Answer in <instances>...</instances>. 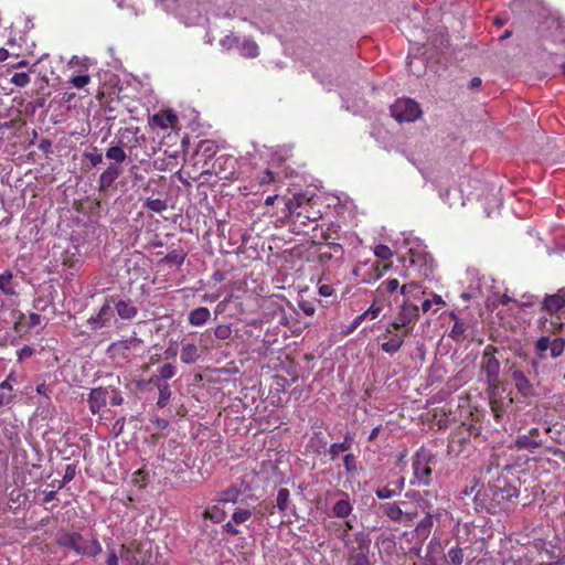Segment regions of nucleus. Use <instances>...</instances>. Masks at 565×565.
<instances>
[{"label":"nucleus","mask_w":565,"mask_h":565,"mask_svg":"<svg viewBox=\"0 0 565 565\" xmlns=\"http://www.w3.org/2000/svg\"><path fill=\"white\" fill-rule=\"evenodd\" d=\"M185 256L186 254L183 249H173L164 256L162 262L180 266L184 262Z\"/></svg>","instance_id":"nucleus-44"},{"label":"nucleus","mask_w":565,"mask_h":565,"mask_svg":"<svg viewBox=\"0 0 565 565\" xmlns=\"http://www.w3.org/2000/svg\"><path fill=\"white\" fill-rule=\"evenodd\" d=\"M76 472H77L76 465H74V463L67 465L65 467V472H64V476H63V479H62V486H65L68 482H71L75 478Z\"/></svg>","instance_id":"nucleus-53"},{"label":"nucleus","mask_w":565,"mask_h":565,"mask_svg":"<svg viewBox=\"0 0 565 565\" xmlns=\"http://www.w3.org/2000/svg\"><path fill=\"white\" fill-rule=\"evenodd\" d=\"M286 210L290 215L296 214L297 217H303L308 221H317L321 217L320 211L313 210L311 200L300 194L286 201Z\"/></svg>","instance_id":"nucleus-6"},{"label":"nucleus","mask_w":565,"mask_h":565,"mask_svg":"<svg viewBox=\"0 0 565 565\" xmlns=\"http://www.w3.org/2000/svg\"><path fill=\"white\" fill-rule=\"evenodd\" d=\"M19 426L6 419L0 420V444L10 448H14L20 444Z\"/></svg>","instance_id":"nucleus-14"},{"label":"nucleus","mask_w":565,"mask_h":565,"mask_svg":"<svg viewBox=\"0 0 565 565\" xmlns=\"http://www.w3.org/2000/svg\"><path fill=\"white\" fill-rule=\"evenodd\" d=\"M138 127L120 128L117 132V142L124 147H129L131 143L136 145L138 143Z\"/></svg>","instance_id":"nucleus-29"},{"label":"nucleus","mask_w":565,"mask_h":565,"mask_svg":"<svg viewBox=\"0 0 565 565\" xmlns=\"http://www.w3.org/2000/svg\"><path fill=\"white\" fill-rule=\"evenodd\" d=\"M388 269V263H381L379 259L374 262H365L356 270H362L363 281L374 282L380 279L383 274Z\"/></svg>","instance_id":"nucleus-16"},{"label":"nucleus","mask_w":565,"mask_h":565,"mask_svg":"<svg viewBox=\"0 0 565 565\" xmlns=\"http://www.w3.org/2000/svg\"><path fill=\"white\" fill-rule=\"evenodd\" d=\"M334 294V289L331 285L323 284L319 287V295L322 297H331Z\"/></svg>","instance_id":"nucleus-61"},{"label":"nucleus","mask_w":565,"mask_h":565,"mask_svg":"<svg viewBox=\"0 0 565 565\" xmlns=\"http://www.w3.org/2000/svg\"><path fill=\"white\" fill-rule=\"evenodd\" d=\"M463 551L458 545L451 547L447 554V558L451 565H461L463 563Z\"/></svg>","instance_id":"nucleus-47"},{"label":"nucleus","mask_w":565,"mask_h":565,"mask_svg":"<svg viewBox=\"0 0 565 565\" xmlns=\"http://www.w3.org/2000/svg\"><path fill=\"white\" fill-rule=\"evenodd\" d=\"M122 173V168L118 163H110L107 169L99 175L98 179V190L100 192L107 191L111 184L119 178Z\"/></svg>","instance_id":"nucleus-23"},{"label":"nucleus","mask_w":565,"mask_h":565,"mask_svg":"<svg viewBox=\"0 0 565 565\" xmlns=\"http://www.w3.org/2000/svg\"><path fill=\"white\" fill-rule=\"evenodd\" d=\"M550 29L554 30L553 40L555 42H565V25L559 20H552Z\"/></svg>","instance_id":"nucleus-46"},{"label":"nucleus","mask_w":565,"mask_h":565,"mask_svg":"<svg viewBox=\"0 0 565 565\" xmlns=\"http://www.w3.org/2000/svg\"><path fill=\"white\" fill-rule=\"evenodd\" d=\"M352 512V505L348 499L337 501L332 508V513L337 518H347Z\"/></svg>","instance_id":"nucleus-39"},{"label":"nucleus","mask_w":565,"mask_h":565,"mask_svg":"<svg viewBox=\"0 0 565 565\" xmlns=\"http://www.w3.org/2000/svg\"><path fill=\"white\" fill-rule=\"evenodd\" d=\"M122 173V168L118 163H110L107 169L99 175L98 179V190L100 192L107 191L111 184L119 178Z\"/></svg>","instance_id":"nucleus-21"},{"label":"nucleus","mask_w":565,"mask_h":565,"mask_svg":"<svg viewBox=\"0 0 565 565\" xmlns=\"http://www.w3.org/2000/svg\"><path fill=\"white\" fill-rule=\"evenodd\" d=\"M145 206L156 213H161L167 210L166 201L161 199H147L145 202Z\"/></svg>","instance_id":"nucleus-49"},{"label":"nucleus","mask_w":565,"mask_h":565,"mask_svg":"<svg viewBox=\"0 0 565 565\" xmlns=\"http://www.w3.org/2000/svg\"><path fill=\"white\" fill-rule=\"evenodd\" d=\"M122 173V168L118 163H110L107 169L99 175L98 179V190L100 192L107 191L111 184L119 178Z\"/></svg>","instance_id":"nucleus-24"},{"label":"nucleus","mask_w":565,"mask_h":565,"mask_svg":"<svg viewBox=\"0 0 565 565\" xmlns=\"http://www.w3.org/2000/svg\"><path fill=\"white\" fill-rule=\"evenodd\" d=\"M90 81V77L88 75H77L71 78V83L76 88H83L85 87Z\"/></svg>","instance_id":"nucleus-57"},{"label":"nucleus","mask_w":565,"mask_h":565,"mask_svg":"<svg viewBox=\"0 0 565 565\" xmlns=\"http://www.w3.org/2000/svg\"><path fill=\"white\" fill-rule=\"evenodd\" d=\"M450 318L454 320V326L449 331V337L456 342L467 339L472 328L471 323L466 319L459 318L455 312L450 313Z\"/></svg>","instance_id":"nucleus-19"},{"label":"nucleus","mask_w":565,"mask_h":565,"mask_svg":"<svg viewBox=\"0 0 565 565\" xmlns=\"http://www.w3.org/2000/svg\"><path fill=\"white\" fill-rule=\"evenodd\" d=\"M511 561L513 565H564L563 558L548 550H540L534 558L524 555Z\"/></svg>","instance_id":"nucleus-12"},{"label":"nucleus","mask_w":565,"mask_h":565,"mask_svg":"<svg viewBox=\"0 0 565 565\" xmlns=\"http://www.w3.org/2000/svg\"><path fill=\"white\" fill-rule=\"evenodd\" d=\"M290 492L286 488H280L277 492L276 507L279 512H285L288 508Z\"/></svg>","instance_id":"nucleus-45"},{"label":"nucleus","mask_w":565,"mask_h":565,"mask_svg":"<svg viewBox=\"0 0 565 565\" xmlns=\"http://www.w3.org/2000/svg\"><path fill=\"white\" fill-rule=\"evenodd\" d=\"M542 310L550 315H554L565 307V288H561L557 292L546 295L541 302Z\"/></svg>","instance_id":"nucleus-18"},{"label":"nucleus","mask_w":565,"mask_h":565,"mask_svg":"<svg viewBox=\"0 0 565 565\" xmlns=\"http://www.w3.org/2000/svg\"><path fill=\"white\" fill-rule=\"evenodd\" d=\"M343 465L348 473H354L356 471V459L352 454H348L343 458Z\"/></svg>","instance_id":"nucleus-55"},{"label":"nucleus","mask_w":565,"mask_h":565,"mask_svg":"<svg viewBox=\"0 0 565 565\" xmlns=\"http://www.w3.org/2000/svg\"><path fill=\"white\" fill-rule=\"evenodd\" d=\"M58 544L89 557H95L102 552V545L97 539L86 540L78 533H64L60 536Z\"/></svg>","instance_id":"nucleus-4"},{"label":"nucleus","mask_w":565,"mask_h":565,"mask_svg":"<svg viewBox=\"0 0 565 565\" xmlns=\"http://www.w3.org/2000/svg\"><path fill=\"white\" fill-rule=\"evenodd\" d=\"M238 50L241 55L247 58H254L259 55L258 44L252 38H245L238 44Z\"/></svg>","instance_id":"nucleus-33"},{"label":"nucleus","mask_w":565,"mask_h":565,"mask_svg":"<svg viewBox=\"0 0 565 565\" xmlns=\"http://www.w3.org/2000/svg\"><path fill=\"white\" fill-rule=\"evenodd\" d=\"M34 353V349L29 347V345H24L21 350H19L18 352V358L19 360H25V359H29L33 355Z\"/></svg>","instance_id":"nucleus-60"},{"label":"nucleus","mask_w":565,"mask_h":565,"mask_svg":"<svg viewBox=\"0 0 565 565\" xmlns=\"http://www.w3.org/2000/svg\"><path fill=\"white\" fill-rule=\"evenodd\" d=\"M30 76L28 73H14L11 77V83L18 87H24L30 83Z\"/></svg>","instance_id":"nucleus-51"},{"label":"nucleus","mask_w":565,"mask_h":565,"mask_svg":"<svg viewBox=\"0 0 565 565\" xmlns=\"http://www.w3.org/2000/svg\"><path fill=\"white\" fill-rule=\"evenodd\" d=\"M500 469L501 470H509L510 469V465H509V462L501 463L500 462V455L497 454V452H493L490 456V458H489L486 472H487V475H490V473H492L493 470H500Z\"/></svg>","instance_id":"nucleus-42"},{"label":"nucleus","mask_w":565,"mask_h":565,"mask_svg":"<svg viewBox=\"0 0 565 565\" xmlns=\"http://www.w3.org/2000/svg\"><path fill=\"white\" fill-rule=\"evenodd\" d=\"M511 379L514 383L515 388L523 397L534 395V386L532 385V383L530 382V380L527 379L523 371L519 369H512Z\"/></svg>","instance_id":"nucleus-20"},{"label":"nucleus","mask_w":565,"mask_h":565,"mask_svg":"<svg viewBox=\"0 0 565 565\" xmlns=\"http://www.w3.org/2000/svg\"><path fill=\"white\" fill-rule=\"evenodd\" d=\"M201 358L199 348L194 343H184L181 348L180 360L184 364H193Z\"/></svg>","instance_id":"nucleus-31"},{"label":"nucleus","mask_w":565,"mask_h":565,"mask_svg":"<svg viewBox=\"0 0 565 565\" xmlns=\"http://www.w3.org/2000/svg\"><path fill=\"white\" fill-rule=\"evenodd\" d=\"M352 447V438L347 435L342 443H334L330 446L328 454L331 460H335L340 452L349 451Z\"/></svg>","instance_id":"nucleus-34"},{"label":"nucleus","mask_w":565,"mask_h":565,"mask_svg":"<svg viewBox=\"0 0 565 565\" xmlns=\"http://www.w3.org/2000/svg\"><path fill=\"white\" fill-rule=\"evenodd\" d=\"M535 349L541 359H556L565 350V340L559 337L543 335L536 341Z\"/></svg>","instance_id":"nucleus-8"},{"label":"nucleus","mask_w":565,"mask_h":565,"mask_svg":"<svg viewBox=\"0 0 565 565\" xmlns=\"http://www.w3.org/2000/svg\"><path fill=\"white\" fill-rule=\"evenodd\" d=\"M150 383H152L159 391L157 406L160 408L166 407L171 397L170 385L167 382L160 381V379H150Z\"/></svg>","instance_id":"nucleus-30"},{"label":"nucleus","mask_w":565,"mask_h":565,"mask_svg":"<svg viewBox=\"0 0 565 565\" xmlns=\"http://www.w3.org/2000/svg\"><path fill=\"white\" fill-rule=\"evenodd\" d=\"M225 516L226 512L216 505L205 509L203 513L204 519L211 520L214 523H221L224 521Z\"/></svg>","instance_id":"nucleus-40"},{"label":"nucleus","mask_w":565,"mask_h":565,"mask_svg":"<svg viewBox=\"0 0 565 565\" xmlns=\"http://www.w3.org/2000/svg\"><path fill=\"white\" fill-rule=\"evenodd\" d=\"M408 505L409 504L405 501L391 504V521H401L406 525H414L417 512L409 510Z\"/></svg>","instance_id":"nucleus-15"},{"label":"nucleus","mask_w":565,"mask_h":565,"mask_svg":"<svg viewBox=\"0 0 565 565\" xmlns=\"http://www.w3.org/2000/svg\"><path fill=\"white\" fill-rule=\"evenodd\" d=\"M147 543H138L135 548L122 544L120 546L119 557L122 561V565H140L146 559L151 558V554L148 553L149 548Z\"/></svg>","instance_id":"nucleus-11"},{"label":"nucleus","mask_w":565,"mask_h":565,"mask_svg":"<svg viewBox=\"0 0 565 565\" xmlns=\"http://www.w3.org/2000/svg\"><path fill=\"white\" fill-rule=\"evenodd\" d=\"M498 349L492 344L484 348L481 361V371L486 374L487 381L490 385L498 382L500 373V361L495 358Z\"/></svg>","instance_id":"nucleus-9"},{"label":"nucleus","mask_w":565,"mask_h":565,"mask_svg":"<svg viewBox=\"0 0 565 565\" xmlns=\"http://www.w3.org/2000/svg\"><path fill=\"white\" fill-rule=\"evenodd\" d=\"M243 486L244 482H242L241 486L232 484L227 487L221 492L217 501L223 503H236L239 497L247 490V486H245L244 490L242 489Z\"/></svg>","instance_id":"nucleus-27"},{"label":"nucleus","mask_w":565,"mask_h":565,"mask_svg":"<svg viewBox=\"0 0 565 565\" xmlns=\"http://www.w3.org/2000/svg\"><path fill=\"white\" fill-rule=\"evenodd\" d=\"M214 334L220 340H227L232 335V329L227 324H220L215 328Z\"/></svg>","instance_id":"nucleus-52"},{"label":"nucleus","mask_w":565,"mask_h":565,"mask_svg":"<svg viewBox=\"0 0 565 565\" xmlns=\"http://www.w3.org/2000/svg\"><path fill=\"white\" fill-rule=\"evenodd\" d=\"M115 310L117 315L124 319V320H131L134 319L137 313L138 309L136 306H134L131 300H119L115 302Z\"/></svg>","instance_id":"nucleus-28"},{"label":"nucleus","mask_w":565,"mask_h":565,"mask_svg":"<svg viewBox=\"0 0 565 565\" xmlns=\"http://www.w3.org/2000/svg\"><path fill=\"white\" fill-rule=\"evenodd\" d=\"M177 374V367L171 363H166L159 367L158 374L152 375L151 379H160V381L167 382Z\"/></svg>","instance_id":"nucleus-43"},{"label":"nucleus","mask_w":565,"mask_h":565,"mask_svg":"<svg viewBox=\"0 0 565 565\" xmlns=\"http://www.w3.org/2000/svg\"><path fill=\"white\" fill-rule=\"evenodd\" d=\"M178 121V116L171 109L157 113L151 117V122L162 129L173 127Z\"/></svg>","instance_id":"nucleus-26"},{"label":"nucleus","mask_w":565,"mask_h":565,"mask_svg":"<svg viewBox=\"0 0 565 565\" xmlns=\"http://www.w3.org/2000/svg\"><path fill=\"white\" fill-rule=\"evenodd\" d=\"M109 393H111V396H109L108 398L113 406H118L122 404L124 398L117 390H109Z\"/></svg>","instance_id":"nucleus-59"},{"label":"nucleus","mask_w":565,"mask_h":565,"mask_svg":"<svg viewBox=\"0 0 565 565\" xmlns=\"http://www.w3.org/2000/svg\"><path fill=\"white\" fill-rule=\"evenodd\" d=\"M514 444L518 447V449H524L530 451L541 447V443H539L534 438L529 437L526 434L518 435L514 440Z\"/></svg>","instance_id":"nucleus-36"},{"label":"nucleus","mask_w":565,"mask_h":565,"mask_svg":"<svg viewBox=\"0 0 565 565\" xmlns=\"http://www.w3.org/2000/svg\"><path fill=\"white\" fill-rule=\"evenodd\" d=\"M124 146H121L120 143H116V145H111L107 150H106V158L111 160L113 162L111 163H122L126 159H127V154L124 150Z\"/></svg>","instance_id":"nucleus-35"},{"label":"nucleus","mask_w":565,"mask_h":565,"mask_svg":"<svg viewBox=\"0 0 565 565\" xmlns=\"http://www.w3.org/2000/svg\"><path fill=\"white\" fill-rule=\"evenodd\" d=\"M122 173V168L118 163H110L107 169L99 175L98 179V190L100 192L107 191L111 184L119 178Z\"/></svg>","instance_id":"nucleus-22"},{"label":"nucleus","mask_w":565,"mask_h":565,"mask_svg":"<svg viewBox=\"0 0 565 565\" xmlns=\"http://www.w3.org/2000/svg\"><path fill=\"white\" fill-rule=\"evenodd\" d=\"M381 309H382V306H376L374 302L367 311H365L364 313L359 315L354 318V320L352 321V323L350 326V331L355 330L361 324V322L364 318L370 317L371 319H375L379 316Z\"/></svg>","instance_id":"nucleus-38"},{"label":"nucleus","mask_w":565,"mask_h":565,"mask_svg":"<svg viewBox=\"0 0 565 565\" xmlns=\"http://www.w3.org/2000/svg\"><path fill=\"white\" fill-rule=\"evenodd\" d=\"M433 459L431 454L424 448L416 452L413 460V470L418 483L424 486L429 484L431 477L430 461Z\"/></svg>","instance_id":"nucleus-10"},{"label":"nucleus","mask_w":565,"mask_h":565,"mask_svg":"<svg viewBox=\"0 0 565 565\" xmlns=\"http://www.w3.org/2000/svg\"><path fill=\"white\" fill-rule=\"evenodd\" d=\"M433 527V516L427 514L415 527L418 537H427Z\"/></svg>","instance_id":"nucleus-41"},{"label":"nucleus","mask_w":565,"mask_h":565,"mask_svg":"<svg viewBox=\"0 0 565 565\" xmlns=\"http://www.w3.org/2000/svg\"><path fill=\"white\" fill-rule=\"evenodd\" d=\"M233 523H234L233 521L227 522L222 527L226 533H228L231 535H237L239 533V530L237 527H235Z\"/></svg>","instance_id":"nucleus-64"},{"label":"nucleus","mask_w":565,"mask_h":565,"mask_svg":"<svg viewBox=\"0 0 565 565\" xmlns=\"http://www.w3.org/2000/svg\"><path fill=\"white\" fill-rule=\"evenodd\" d=\"M419 292V285L417 282L404 284L399 296L395 297V302L399 306L401 310L391 327V353L397 351L404 338L413 330L418 318V300L417 296L413 292Z\"/></svg>","instance_id":"nucleus-1"},{"label":"nucleus","mask_w":565,"mask_h":565,"mask_svg":"<svg viewBox=\"0 0 565 565\" xmlns=\"http://www.w3.org/2000/svg\"><path fill=\"white\" fill-rule=\"evenodd\" d=\"M85 158L88 159L93 167H96L103 162V154L97 148H94L92 152L85 153Z\"/></svg>","instance_id":"nucleus-56"},{"label":"nucleus","mask_w":565,"mask_h":565,"mask_svg":"<svg viewBox=\"0 0 565 565\" xmlns=\"http://www.w3.org/2000/svg\"><path fill=\"white\" fill-rule=\"evenodd\" d=\"M489 404L494 420L498 424H502L504 417L513 409V397L511 392H507L504 388L494 387L489 394Z\"/></svg>","instance_id":"nucleus-5"},{"label":"nucleus","mask_w":565,"mask_h":565,"mask_svg":"<svg viewBox=\"0 0 565 565\" xmlns=\"http://www.w3.org/2000/svg\"><path fill=\"white\" fill-rule=\"evenodd\" d=\"M472 426H460L457 430L452 431L448 441V454L459 456L462 452L463 445L469 440Z\"/></svg>","instance_id":"nucleus-13"},{"label":"nucleus","mask_w":565,"mask_h":565,"mask_svg":"<svg viewBox=\"0 0 565 565\" xmlns=\"http://www.w3.org/2000/svg\"><path fill=\"white\" fill-rule=\"evenodd\" d=\"M119 555L115 550H108L106 565H118Z\"/></svg>","instance_id":"nucleus-62"},{"label":"nucleus","mask_w":565,"mask_h":565,"mask_svg":"<svg viewBox=\"0 0 565 565\" xmlns=\"http://www.w3.org/2000/svg\"><path fill=\"white\" fill-rule=\"evenodd\" d=\"M519 490L507 478L497 477L475 497L478 507L491 514L508 513L516 505Z\"/></svg>","instance_id":"nucleus-2"},{"label":"nucleus","mask_w":565,"mask_h":565,"mask_svg":"<svg viewBox=\"0 0 565 565\" xmlns=\"http://www.w3.org/2000/svg\"><path fill=\"white\" fill-rule=\"evenodd\" d=\"M422 115V109L417 102L411 98L397 99L394 105H391V116L397 121L412 122L418 119Z\"/></svg>","instance_id":"nucleus-7"},{"label":"nucleus","mask_w":565,"mask_h":565,"mask_svg":"<svg viewBox=\"0 0 565 565\" xmlns=\"http://www.w3.org/2000/svg\"><path fill=\"white\" fill-rule=\"evenodd\" d=\"M211 317V312L205 307H199L189 313L188 321L191 326H203Z\"/></svg>","instance_id":"nucleus-32"},{"label":"nucleus","mask_w":565,"mask_h":565,"mask_svg":"<svg viewBox=\"0 0 565 565\" xmlns=\"http://www.w3.org/2000/svg\"><path fill=\"white\" fill-rule=\"evenodd\" d=\"M255 180L259 185L270 184L275 181V173L271 170L266 169L260 174L256 175Z\"/></svg>","instance_id":"nucleus-50"},{"label":"nucleus","mask_w":565,"mask_h":565,"mask_svg":"<svg viewBox=\"0 0 565 565\" xmlns=\"http://www.w3.org/2000/svg\"><path fill=\"white\" fill-rule=\"evenodd\" d=\"M0 290L7 296L17 295L11 271L7 270L0 275Z\"/></svg>","instance_id":"nucleus-37"},{"label":"nucleus","mask_w":565,"mask_h":565,"mask_svg":"<svg viewBox=\"0 0 565 565\" xmlns=\"http://www.w3.org/2000/svg\"><path fill=\"white\" fill-rule=\"evenodd\" d=\"M110 301H114L113 297L106 300L96 316H93L87 320V323L90 326L92 330H97L104 327L111 319L113 309L109 305Z\"/></svg>","instance_id":"nucleus-25"},{"label":"nucleus","mask_w":565,"mask_h":565,"mask_svg":"<svg viewBox=\"0 0 565 565\" xmlns=\"http://www.w3.org/2000/svg\"><path fill=\"white\" fill-rule=\"evenodd\" d=\"M220 44L223 47H225L227 50H231V49H233L235 46L238 47L239 40L234 34H228V35H225L223 39H221Z\"/></svg>","instance_id":"nucleus-54"},{"label":"nucleus","mask_w":565,"mask_h":565,"mask_svg":"<svg viewBox=\"0 0 565 565\" xmlns=\"http://www.w3.org/2000/svg\"><path fill=\"white\" fill-rule=\"evenodd\" d=\"M109 397V388L95 387L88 394L89 411L98 414L106 405Z\"/></svg>","instance_id":"nucleus-17"},{"label":"nucleus","mask_w":565,"mask_h":565,"mask_svg":"<svg viewBox=\"0 0 565 565\" xmlns=\"http://www.w3.org/2000/svg\"><path fill=\"white\" fill-rule=\"evenodd\" d=\"M152 423L154 424L156 428L159 430H163L169 426V422L161 417H153Z\"/></svg>","instance_id":"nucleus-63"},{"label":"nucleus","mask_w":565,"mask_h":565,"mask_svg":"<svg viewBox=\"0 0 565 565\" xmlns=\"http://www.w3.org/2000/svg\"><path fill=\"white\" fill-rule=\"evenodd\" d=\"M253 513L249 509L236 508L232 514V521L235 524H242L252 518Z\"/></svg>","instance_id":"nucleus-48"},{"label":"nucleus","mask_w":565,"mask_h":565,"mask_svg":"<svg viewBox=\"0 0 565 565\" xmlns=\"http://www.w3.org/2000/svg\"><path fill=\"white\" fill-rule=\"evenodd\" d=\"M426 265V254L420 249H414L404 243L398 249H391V271L399 277L408 276V271L414 268H422Z\"/></svg>","instance_id":"nucleus-3"},{"label":"nucleus","mask_w":565,"mask_h":565,"mask_svg":"<svg viewBox=\"0 0 565 565\" xmlns=\"http://www.w3.org/2000/svg\"><path fill=\"white\" fill-rule=\"evenodd\" d=\"M375 256L381 263H387L388 247L386 245H379L375 248Z\"/></svg>","instance_id":"nucleus-58"}]
</instances>
